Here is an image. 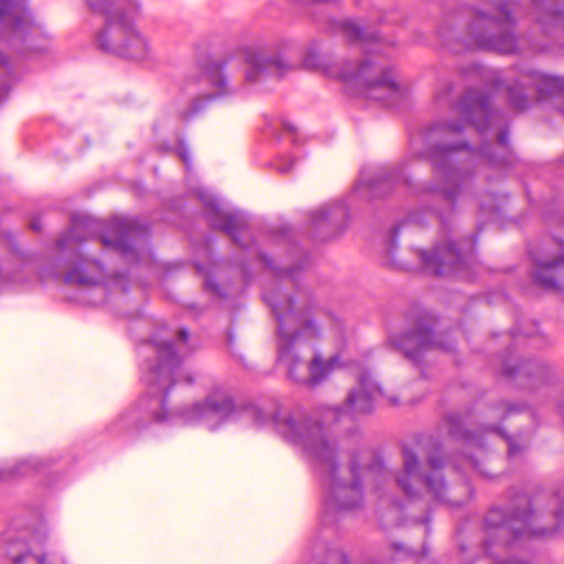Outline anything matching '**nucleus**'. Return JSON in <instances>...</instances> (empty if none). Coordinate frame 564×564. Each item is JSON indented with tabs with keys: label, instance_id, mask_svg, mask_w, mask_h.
Listing matches in <instances>:
<instances>
[{
	"label": "nucleus",
	"instance_id": "obj_39",
	"mask_svg": "<svg viewBox=\"0 0 564 564\" xmlns=\"http://www.w3.org/2000/svg\"><path fill=\"white\" fill-rule=\"evenodd\" d=\"M30 228L33 230V231H40L41 230V221L40 219H33L30 224Z\"/></svg>",
	"mask_w": 564,
	"mask_h": 564
},
{
	"label": "nucleus",
	"instance_id": "obj_44",
	"mask_svg": "<svg viewBox=\"0 0 564 564\" xmlns=\"http://www.w3.org/2000/svg\"><path fill=\"white\" fill-rule=\"evenodd\" d=\"M560 410H561L562 415L564 416V405L563 404L560 406Z\"/></svg>",
	"mask_w": 564,
	"mask_h": 564
},
{
	"label": "nucleus",
	"instance_id": "obj_30",
	"mask_svg": "<svg viewBox=\"0 0 564 564\" xmlns=\"http://www.w3.org/2000/svg\"><path fill=\"white\" fill-rule=\"evenodd\" d=\"M401 511H402L401 503L399 501H397V500H392L391 501V506L388 508L387 512L389 514H393V518H392L391 521H384L383 520V516H380V520L382 522V525L384 528H388L390 525H399Z\"/></svg>",
	"mask_w": 564,
	"mask_h": 564
},
{
	"label": "nucleus",
	"instance_id": "obj_22",
	"mask_svg": "<svg viewBox=\"0 0 564 564\" xmlns=\"http://www.w3.org/2000/svg\"><path fill=\"white\" fill-rule=\"evenodd\" d=\"M533 4L541 25L564 29V0H534Z\"/></svg>",
	"mask_w": 564,
	"mask_h": 564
},
{
	"label": "nucleus",
	"instance_id": "obj_28",
	"mask_svg": "<svg viewBox=\"0 0 564 564\" xmlns=\"http://www.w3.org/2000/svg\"><path fill=\"white\" fill-rule=\"evenodd\" d=\"M524 404L509 403L506 401H499L495 404V409L501 412V419L505 420L512 414L521 413L525 410Z\"/></svg>",
	"mask_w": 564,
	"mask_h": 564
},
{
	"label": "nucleus",
	"instance_id": "obj_38",
	"mask_svg": "<svg viewBox=\"0 0 564 564\" xmlns=\"http://www.w3.org/2000/svg\"><path fill=\"white\" fill-rule=\"evenodd\" d=\"M282 126H283V129H284L286 132L294 133V132L296 131V128H295L292 123H290V122H288V121H283V122H282Z\"/></svg>",
	"mask_w": 564,
	"mask_h": 564
},
{
	"label": "nucleus",
	"instance_id": "obj_26",
	"mask_svg": "<svg viewBox=\"0 0 564 564\" xmlns=\"http://www.w3.org/2000/svg\"><path fill=\"white\" fill-rule=\"evenodd\" d=\"M0 70L3 78L0 79V104L6 99L10 90V79L13 75V66L8 55L0 52Z\"/></svg>",
	"mask_w": 564,
	"mask_h": 564
},
{
	"label": "nucleus",
	"instance_id": "obj_20",
	"mask_svg": "<svg viewBox=\"0 0 564 564\" xmlns=\"http://www.w3.org/2000/svg\"><path fill=\"white\" fill-rule=\"evenodd\" d=\"M501 375L510 380H516L523 389H535L545 383L549 377V369L539 360H525L512 362L506 358L502 362Z\"/></svg>",
	"mask_w": 564,
	"mask_h": 564
},
{
	"label": "nucleus",
	"instance_id": "obj_17",
	"mask_svg": "<svg viewBox=\"0 0 564 564\" xmlns=\"http://www.w3.org/2000/svg\"><path fill=\"white\" fill-rule=\"evenodd\" d=\"M467 416H463L459 413H451L446 416V424L448 434L452 438L462 441L466 444H476L482 446L480 433L492 432L501 436L508 445V456L516 457L525 451L527 444H520L514 436H511L505 432V430L498 425H485L480 429L479 433L471 432L465 427L467 423Z\"/></svg>",
	"mask_w": 564,
	"mask_h": 564
},
{
	"label": "nucleus",
	"instance_id": "obj_33",
	"mask_svg": "<svg viewBox=\"0 0 564 564\" xmlns=\"http://www.w3.org/2000/svg\"><path fill=\"white\" fill-rule=\"evenodd\" d=\"M177 153H178L180 158L182 159V161L185 163V165H188L189 156H188V151H187L185 144L181 143L177 147Z\"/></svg>",
	"mask_w": 564,
	"mask_h": 564
},
{
	"label": "nucleus",
	"instance_id": "obj_1",
	"mask_svg": "<svg viewBox=\"0 0 564 564\" xmlns=\"http://www.w3.org/2000/svg\"><path fill=\"white\" fill-rule=\"evenodd\" d=\"M453 109L462 115V120L446 119L427 127L423 132L425 149L420 154L432 164L437 178L435 184L424 185L422 192L431 199L446 204L447 213L434 208L413 210L392 228L387 241V250L392 257L401 230L423 227L429 219L436 218L440 223V240L431 250L414 251L421 269L434 276L460 273L468 269L474 260L478 232L459 240L454 239L453 216L457 200L474 188L476 167L481 164L492 169L509 167L516 162V155L509 144L508 128L498 132L496 144L485 142L477 150L466 140L442 142L447 135L462 133L466 123L474 126L480 134L490 129L496 112L491 108L489 94L468 88L455 101Z\"/></svg>",
	"mask_w": 564,
	"mask_h": 564
},
{
	"label": "nucleus",
	"instance_id": "obj_2",
	"mask_svg": "<svg viewBox=\"0 0 564 564\" xmlns=\"http://www.w3.org/2000/svg\"><path fill=\"white\" fill-rule=\"evenodd\" d=\"M205 218L209 226L230 236L231 240L242 250L271 269L276 281L263 292V300L270 306L276 321L278 360L289 368V377L297 383L315 387L321 384L338 364L339 357L333 356L323 360L322 355L314 352L310 364L304 365L301 357L303 347L321 338V316L326 314L319 308L307 291L296 288L293 294L285 293L283 286H296V273L308 264L307 257L299 264L288 268H276L261 250L254 248V241H249V221L240 212L221 209L215 198L204 199Z\"/></svg>",
	"mask_w": 564,
	"mask_h": 564
},
{
	"label": "nucleus",
	"instance_id": "obj_16",
	"mask_svg": "<svg viewBox=\"0 0 564 564\" xmlns=\"http://www.w3.org/2000/svg\"><path fill=\"white\" fill-rule=\"evenodd\" d=\"M349 218L347 199L326 204L310 212L311 235L319 241L334 239L346 229Z\"/></svg>",
	"mask_w": 564,
	"mask_h": 564
},
{
	"label": "nucleus",
	"instance_id": "obj_45",
	"mask_svg": "<svg viewBox=\"0 0 564 564\" xmlns=\"http://www.w3.org/2000/svg\"><path fill=\"white\" fill-rule=\"evenodd\" d=\"M391 402H392L393 404H397V403H398V400L393 398V399H391Z\"/></svg>",
	"mask_w": 564,
	"mask_h": 564
},
{
	"label": "nucleus",
	"instance_id": "obj_5",
	"mask_svg": "<svg viewBox=\"0 0 564 564\" xmlns=\"http://www.w3.org/2000/svg\"><path fill=\"white\" fill-rule=\"evenodd\" d=\"M154 346L156 360L149 362L142 373L148 391L139 399L135 408L122 416L132 430H142L152 422L165 421L171 388L181 382L192 386L196 381L195 375L191 372L181 376L182 359L172 341H158Z\"/></svg>",
	"mask_w": 564,
	"mask_h": 564
},
{
	"label": "nucleus",
	"instance_id": "obj_46",
	"mask_svg": "<svg viewBox=\"0 0 564 564\" xmlns=\"http://www.w3.org/2000/svg\"><path fill=\"white\" fill-rule=\"evenodd\" d=\"M400 268L405 269V270H410L409 267H404V265H400Z\"/></svg>",
	"mask_w": 564,
	"mask_h": 564
},
{
	"label": "nucleus",
	"instance_id": "obj_32",
	"mask_svg": "<svg viewBox=\"0 0 564 564\" xmlns=\"http://www.w3.org/2000/svg\"><path fill=\"white\" fill-rule=\"evenodd\" d=\"M295 164V159L294 158H286V159H280L276 163H275V169L279 173L281 174H286L289 173L290 171H292L293 166Z\"/></svg>",
	"mask_w": 564,
	"mask_h": 564
},
{
	"label": "nucleus",
	"instance_id": "obj_37",
	"mask_svg": "<svg viewBox=\"0 0 564 564\" xmlns=\"http://www.w3.org/2000/svg\"><path fill=\"white\" fill-rule=\"evenodd\" d=\"M494 542L491 541V539L488 536L485 541H484V552L488 555V556H491L490 554V547L492 546Z\"/></svg>",
	"mask_w": 564,
	"mask_h": 564
},
{
	"label": "nucleus",
	"instance_id": "obj_25",
	"mask_svg": "<svg viewBox=\"0 0 564 564\" xmlns=\"http://www.w3.org/2000/svg\"><path fill=\"white\" fill-rule=\"evenodd\" d=\"M314 551H323L324 555L318 561V564H349V557L348 555L335 547H329L325 542L321 540V535L316 538V541L314 542Z\"/></svg>",
	"mask_w": 564,
	"mask_h": 564
},
{
	"label": "nucleus",
	"instance_id": "obj_3",
	"mask_svg": "<svg viewBox=\"0 0 564 564\" xmlns=\"http://www.w3.org/2000/svg\"><path fill=\"white\" fill-rule=\"evenodd\" d=\"M272 423L286 442L300 445L325 474L327 489L321 512L323 528L335 524L339 513L362 507L364 474L372 475L380 480L391 477V473L386 468L378 453L362 448L350 453L349 477L344 478L336 442L319 422L307 419L300 411L276 410L272 414Z\"/></svg>",
	"mask_w": 564,
	"mask_h": 564
},
{
	"label": "nucleus",
	"instance_id": "obj_14",
	"mask_svg": "<svg viewBox=\"0 0 564 564\" xmlns=\"http://www.w3.org/2000/svg\"><path fill=\"white\" fill-rule=\"evenodd\" d=\"M533 89L541 96L564 95V76H552L533 68L523 69L519 79L507 87L508 105L517 111L531 107L528 93Z\"/></svg>",
	"mask_w": 564,
	"mask_h": 564
},
{
	"label": "nucleus",
	"instance_id": "obj_35",
	"mask_svg": "<svg viewBox=\"0 0 564 564\" xmlns=\"http://www.w3.org/2000/svg\"><path fill=\"white\" fill-rule=\"evenodd\" d=\"M430 522H431V513H426L424 517H422L420 519V523L421 524H424V531H423V534L426 536L430 534L431 532V528H430Z\"/></svg>",
	"mask_w": 564,
	"mask_h": 564
},
{
	"label": "nucleus",
	"instance_id": "obj_13",
	"mask_svg": "<svg viewBox=\"0 0 564 564\" xmlns=\"http://www.w3.org/2000/svg\"><path fill=\"white\" fill-rule=\"evenodd\" d=\"M188 414L197 420H215L218 424L247 419L253 424L262 426L268 420V415L258 405L252 402H236L221 388L214 389L203 401L194 403Z\"/></svg>",
	"mask_w": 564,
	"mask_h": 564
},
{
	"label": "nucleus",
	"instance_id": "obj_27",
	"mask_svg": "<svg viewBox=\"0 0 564 564\" xmlns=\"http://www.w3.org/2000/svg\"><path fill=\"white\" fill-rule=\"evenodd\" d=\"M391 549L394 552L395 557L398 560L412 558L417 555L425 556L429 552V549H427V545L425 542L422 544L420 552L415 551L413 547H406L404 544L398 543V542H393L391 544Z\"/></svg>",
	"mask_w": 564,
	"mask_h": 564
},
{
	"label": "nucleus",
	"instance_id": "obj_7",
	"mask_svg": "<svg viewBox=\"0 0 564 564\" xmlns=\"http://www.w3.org/2000/svg\"><path fill=\"white\" fill-rule=\"evenodd\" d=\"M509 503L506 508L494 506L487 512L484 523L487 534L496 530L499 538H509V543L519 539L545 538L564 529V490L557 491L552 499L557 505L553 512V527L540 525V514L534 510L535 499L524 492L508 491Z\"/></svg>",
	"mask_w": 564,
	"mask_h": 564
},
{
	"label": "nucleus",
	"instance_id": "obj_43",
	"mask_svg": "<svg viewBox=\"0 0 564 564\" xmlns=\"http://www.w3.org/2000/svg\"><path fill=\"white\" fill-rule=\"evenodd\" d=\"M304 63L310 66H315V64L311 62L310 55L305 57Z\"/></svg>",
	"mask_w": 564,
	"mask_h": 564
},
{
	"label": "nucleus",
	"instance_id": "obj_11",
	"mask_svg": "<svg viewBox=\"0 0 564 564\" xmlns=\"http://www.w3.org/2000/svg\"><path fill=\"white\" fill-rule=\"evenodd\" d=\"M488 2L492 4V12L474 10V17L468 24L473 45L479 50L502 55L518 53L517 21L507 0H488Z\"/></svg>",
	"mask_w": 564,
	"mask_h": 564
},
{
	"label": "nucleus",
	"instance_id": "obj_10",
	"mask_svg": "<svg viewBox=\"0 0 564 564\" xmlns=\"http://www.w3.org/2000/svg\"><path fill=\"white\" fill-rule=\"evenodd\" d=\"M338 76L348 89L354 90L352 94L384 107H399L406 95L393 68L380 66L371 57L359 63L345 62L338 69Z\"/></svg>",
	"mask_w": 564,
	"mask_h": 564
},
{
	"label": "nucleus",
	"instance_id": "obj_19",
	"mask_svg": "<svg viewBox=\"0 0 564 564\" xmlns=\"http://www.w3.org/2000/svg\"><path fill=\"white\" fill-rule=\"evenodd\" d=\"M358 382L360 388L349 392L343 406L335 410L336 420H340L344 414L356 415L370 413L373 409L375 397L382 395V390L372 379L370 371L365 370L359 375Z\"/></svg>",
	"mask_w": 564,
	"mask_h": 564
},
{
	"label": "nucleus",
	"instance_id": "obj_42",
	"mask_svg": "<svg viewBox=\"0 0 564 564\" xmlns=\"http://www.w3.org/2000/svg\"><path fill=\"white\" fill-rule=\"evenodd\" d=\"M241 271L246 276L249 275L248 265L246 263H241Z\"/></svg>",
	"mask_w": 564,
	"mask_h": 564
},
{
	"label": "nucleus",
	"instance_id": "obj_18",
	"mask_svg": "<svg viewBox=\"0 0 564 564\" xmlns=\"http://www.w3.org/2000/svg\"><path fill=\"white\" fill-rule=\"evenodd\" d=\"M529 254L534 268L531 272L535 285L549 291H562L564 279V253L556 257L540 254L533 246L529 247Z\"/></svg>",
	"mask_w": 564,
	"mask_h": 564
},
{
	"label": "nucleus",
	"instance_id": "obj_8",
	"mask_svg": "<svg viewBox=\"0 0 564 564\" xmlns=\"http://www.w3.org/2000/svg\"><path fill=\"white\" fill-rule=\"evenodd\" d=\"M243 62L248 65L246 72L247 82H257L265 76L281 78L284 73L291 69V65L281 54L268 55L262 51L251 47L239 48L224 58L206 57L199 63L202 76L199 79H206L210 87L217 90L216 94H206L193 99L189 108V115H196L207 107L209 102L217 97L230 95L234 93L228 87L225 69L234 62Z\"/></svg>",
	"mask_w": 564,
	"mask_h": 564
},
{
	"label": "nucleus",
	"instance_id": "obj_12",
	"mask_svg": "<svg viewBox=\"0 0 564 564\" xmlns=\"http://www.w3.org/2000/svg\"><path fill=\"white\" fill-rule=\"evenodd\" d=\"M436 319L433 315L423 312L415 319L412 328L397 334H390L388 337L389 346L401 352L413 365L419 366L423 362L424 352L433 347L445 351H452L456 347V341L451 335L435 336L434 329Z\"/></svg>",
	"mask_w": 564,
	"mask_h": 564
},
{
	"label": "nucleus",
	"instance_id": "obj_29",
	"mask_svg": "<svg viewBox=\"0 0 564 564\" xmlns=\"http://www.w3.org/2000/svg\"><path fill=\"white\" fill-rule=\"evenodd\" d=\"M204 289L217 299H225L227 295L224 288L210 274L205 276Z\"/></svg>",
	"mask_w": 564,
	"mask_h": 564
},
{
	"label": "nucleus",
	"instance_id": "obj_4",
	"mask_svg": "<svg viewBox=\"0 0 564 564\" xmlns=\"http://www.w3.org/2000/svg\"><path fill=\"white\" fill-rule=\"evenodd\" d=\"M95 220L84 215L72 216V227L56 241V247L68 254L72 267L65 272L67 284L96 286L105 282L106 268L97 259L83 256L80 245L96 238L102 247L121 256L129 263H140L150 256L151 228L138 218H113L105 230L93 232Z\"/></svg>",
	"mask_w": 564,
	"mask_h": 564
},
{
	"label": "nucleus",
	"instance_id": "obj_31",
	"mask_svg": "<svg viewBox=\"0 0 564 564\" xmlns=\"http://www.w3.org/2000/svg\"><path fill=\"white\" fill-rule=\"evenodd\" d=\"M533 326H534V330L531 332V333H525V332H522L520 328H514L511 332V337L514 340H518L519 337L523 336V337L530 338V340L538 341L539 346L544 345L545 344V339L542 336H540V333H539V329H538V325L534 323Z\"/></svg>",
	"mask_w": 564,
	"mask_h": 564
},
{
	"label": "nucleus",
	"instance_id": "obj_23",
	"mask_svg": "<svg viewBox=\"0 0 564 564\" xmlns=\"http://www.w3.org/2000/svg\"><path fill=\"white\" fill-rule=\"evenodd\" d=\"M7 556L13 564H45L44 554H34L23 540L9 543Z\"/></svg>",
	"mask_w": 564,
	"mask_h": 564
},
{
	"label": "nucleus",
	"instance_id": "obj_36",
	"mask_svg": "<svg viewBox=\"0 0 564 564\" xmlns=\"http://www.w3.org/2000/svg\"><path fill=\"white\" fill-rule=\"evenodd\" d=\"M177 339L183 344L187 343V340L189 339L188 329H186V328L180 329L178 334H177Z\"/></svg>",
	"mask_w": 564,
	"mask_h": 564
},
{
	"label": "nucleus",
	"instance_id": "obj_15",
	"mask_svg": "<svg viewBox=\"0 0 564 564\" xmlns=\"http://www.w3.org/2000/svg\"><path fill=\"white\" fill-rule=\"evenodd\" d=\"M400 184H409L403 163L381 165L369 176L366 175L364 170L361 178L355 185L349 199L358 196L368 200L382 198Z\"/></svg>",
	"mask_w": 564,
	"mask_h": 564
},
{
	"label": "nucleus",
	"instance_id": "obj_24",
	"mask_svg": "<svg viewBox=\"0 0 564 564\" xmlns=\"http://www.w3.org/2000/svg\"><path fill=\"white\" fill-rule=\"evenodd\" d=\"M330 24L336 31H340L350 43H364L370 40H376V36L367 35L365 30L352 20L345 19L341 21H332Z\"/></svg>",
	"mask_w": 564,
	"mask_h": 564
},
{
	"label": "nucleus",
	"instance_id": "obj_21",
	"mask_svg": "<svg viewBox=\"0 0 564 564\" xmlns=\"http://www.w3.org/2000/svg\"><path fill=\"white\" fill-rule=\"evenodd\" d=\"M12 9V0H0V35L10 34L9 43L17 50H20L15 41H24L34 28L32 12L28 8H22L20 12L10 17V23L7 24L9 13Z\"/></svg>",
	"mask_w": 564,
	"mask_h": 564
},
{
	"label": "nucleus",
	"instance_id": "obj_6",
	"mask_svg": "<svg viewBox=\"0 0 564 564\" xmlns=\"http://www.w3.org/2000/svg\"><path fill=\"white\" fill-rule=\"evenodd\" d=\"M85 1L93 12L106 17L105 28L95 39L99 51L129 59L147 57L148 40L134 26L141 11L137 0Z\"/></svg>",
	"mask_w": 564,
	"mask_h": 564
},
{
	"label": "nucleus",
	"instance_id": "obj_40",
	"mask_svg": "<svg viewBox=\"0 0 564 564\" xmlns=\"http://www.w3.org/2000/svg\"><path fill=\"white\" fill-rule=\"evenodd\" d=\"M468 460L470 462V465H471L475 469L480 470V469H479V462H478L476 458H474L473 456H468Z\"/></svg>",
	"mask_w": 564,
	"mask_h": 564
},
{
	"label": "nucleus",
	"instance_id": "obj_41",
	"mask_svg": "<svg viewBox=\"0 0 564 564\" xmlns=\"http://www.w3.org/2000/svg\"><path fill=\"white\" fill-rule=\"evenodd\" d=\"M438 34L441 37H446L447 36V29L445 25H441L440 29H438Z\"/></svg>",
	"mask_w": 564,
	"mask_h": 564
},
{
	"label": "nucleus",
	"instance_id": "obj_34",
	"mask_svg": "<svg viewBox=\"0 0 564 564\" xmlns=\"http://www.w3.org/2000/svg\"><path fill=\"white\" fill-rule=\"evenodd\" d=\"M494 564H529V563H527L525 561H523L519 557L511 556V557H507V558L497 561Z\"/></svg>",
	"mask_w": 564,
	"mask_h": 564
},
{
	"label": "nucleus",
	"instance_id": "obj_9",
	"mask_svg": "<svg viewBox=\"0 0 564 564\" xmlns=\"http://www.w3.org/2000/svg\"><path fill=\"white\" fill-rule=\"evenodd\" d=\"M402 458L403 467L394 475V479L408 499L417 498L421 487L426 490L433 501L446 505L449 508H459L471 497L473 489L469 484H463L459 487L465 495L463 499L456 498L453 494L455 489L447 487L443 475L445 460L440 453L430 454L425 466H423L417 454L404 445Z\"/></svg>",
	"mask_w": 564,
	"mask_h": 564
}]
</instances>
